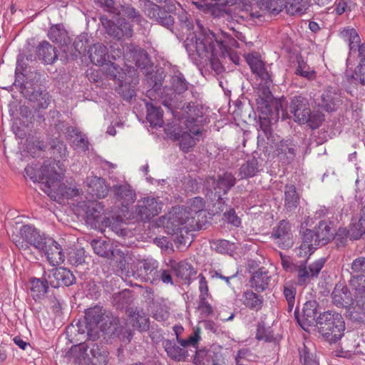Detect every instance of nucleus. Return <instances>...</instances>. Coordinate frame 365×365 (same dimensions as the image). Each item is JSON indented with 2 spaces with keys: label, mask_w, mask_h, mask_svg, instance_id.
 I'll return each instance as SVG.
<instances>
[{
  "label": "nucleus",
  "mask_w": 365,
  "mask_h": 365,
  "mask_svg": "<svg viewBox=\"0 0 365 365\" xmlns=\"http://www.w3.org/2000/svg\"><path fill=\"white\" fill-rule=\"evenodd\" d=\"M331 221L320 220L315 226L317 232L316 246H324L333 240V232L331 231Z\"/></svg>",
  "instance_id": "obj_40"
},
{
  "label": "nucleus",
  "mask_w": 365,
  "mask_h": 365,
  "mask_svg": "<svg viewBox=\"0 0 365 365\" xmlns=\"http://www.w3.org/2000/svg\"><path fill=\"white\" fill-rule=\"evenodd\" d=\"M146 120L152 128H160L163 125V110L160 106L153 103H145Z\"/></svg>",
  "instance_id": "obj_44"
},
{
  "label": "nucleus",
  "mask_w": 365,
  "mask_h": 365,
  "mask_svg": "<svg viewBox=\"0 0 365 365\" xmlns=\"http://www.w3.org/2000/svg\"><path fill=\"white\" fill-rule=\"evenodd\" d=\"M222 220L224 224H227L228 227L231 229L240 227L242 225V219L238 216L236 210L232 206L223 212Z\"/></svg>",
  "instance_id": "obj_60"
},
{
  "label": "nucleus",
  "mask_w": 365,
  "mask_h": 365,
  "mask_svg": "<svg viewBox=\"0 0 365 365\" xmlns=\"http://www.w3.org/2000/svg\"><path fill=\"white\" fill-rule=\"evenodd\" d=\"M176 5L180 6L176 0H168L163 5L150 2L147 10L148 16L158 24L174 33Z\"/></svg>",
  "instance_id": "obj_8"
},
{
  "label": "nucleus",
  "mask_w": 365,
  "mask_h": 365,
  "mask_svg": "<svg viewBox=\"0 0 365 365\" xmlns=\"http://www.w3.org/2000/svg\"><path fill=\"white\" fill-rule=\"evenodd\" d=\"M178 145L183 153H188L192 150L200 138H194L187 129L179 136Z\"/></svg>",
  "instance_id": "obj_57"
},
{
  "label": "nucleus",
  "mask_w": 365,
  "mask_h": 365,
  "mask_svg": "<svg viewBox=\"0 0 365 365\" xmlns=\"http://www.w3.org/2000/svg\"><path fill=\"white\" fill-rule=\"evenodd\" d=\"M146 73L147 82L152 89L159 93L162 89L164 79L166 76L165 71L163 68L158 67L155 70L149 71V69L145 71Z\"/></svg>",
  "instance_id": "obj_50"
},
{
  "label": "nucleus",
  "mask_w": 365,
  "mask_h": 365,
  "mask_svg": "<svg viewBox=\"0 0 365 365\" xmlns=\"http://www.w3.org/2000/svg\"><path fill=\"white\" fill-rule=\"evenodd\" d=\"M158 262L155 259H143L133 262L130 264V270L127 271L128 277H133L141 282H153L156 279L158 272Z\"/></svg>",
  "instance_id": "obj_12"
},
{
  "label": "nucleus",
  "mask_w": 365,
  "mask_h": 365,
  "mask_svg": "<svg viewBox=\"0 0 365 365\" xmlns=\"http://www.w3.org/2000/svg\"><path fill=\"white\" fill-rule=\"evenodd\" d=\"M48 37L51 41L58 45L63 53L68 49V43L71 42V37L63 24L52 25L48 30Z\"/></svg>",
  "instance_id": "obj_31"
},
{
  "label": "nucleus",
  "mask_w": 365,
  "mask_h": 365,
  "mask_svg": "<svg viewBox=\"0 0 365 365\" xmlns=\"http://www.w3.org/2000/svg\"><path fill=\"white\" fill-rule=\"evenodd\" d=\"M133 290L125 289L120 292L114 293L112 296V304L118 310L125 311L128 315L133 302Z\"/></svg>",
  "instance_id": "obj_39"
},
{
  "label": "nucleus",
  "mask_w": 365,
  "mask_h": 365,
  "mask_svg": "<svg viewBox=\"0 0 365 365\" xmlns=\"http://www.w3.org/2000/svg\"><path fill=\"white\" fill-rule=\"evenodd\" d=\"M115 15L121 19L126 18L130 22L136 24H140L143 19L140 11L130 4L120 5L118 12H115Z\"/></svg>",
  "instance_id": "obj_52"
},
{
  "label": "nucleus",
  "mask_w": 365,
  "mask_h": 365,
  "mask_svg": "<svg viewBox=\"0 0 365 365\" xmlns=\"http://www.w3.org/2000/svg\"><path fill=\"white\" fill-rule=\"evenodd\" d=\"M34 56L44 64H53L58 59L56 47L47 41H43L36 46Z\"/></svg>",
  "instance_id": "obj_34"
},
{
  "label": "nucleus",
  "mask_w": 365,
  "mask_h": 365,
  "mask_svg": "<svg viewBox=\"0 0 365 365\" xmlns=\"http://www.w3.org/2000/svg\"><path fill=\"white\" fill-rule=\"evenodd\" d=\"M188 215L184 206L173 207L167 216L163 217V225L165 231L168 235H174L185 230L186 227L184 225L189 222Z\"/></svg>",
  "instance_id": "obj_14"
},
{
  "label": "nucleus",
  "mask_w": 365,
  "mask_h": 365,
  "mask_svg": "<svg viewBox=\"0 0 365 365\" xmlns=\"http://www.w3.org/2000/svg\"><path fill=\"white\" fill-rule=\"evenodd\" d=\"M284 209L287 212H292L299 205L300 195L297 191L294 184H286L284 185Z\"/></svg>",
  "instance_id": "obj_48"
},
{
  "label": "nucleus",
  "mask_w": 365,
  "mask_h": 365,
  "mask_svg": "<svg viewBox=\"0 0 365 365\" xmlns=\"http://www.w3.org/2000/svg\"><path fill=\"white\" fill-rule=\"evenodd\" d=\"M321 100L322 102L319 106L328 113L336 111L341 101L339 95L332 88H329L323 92Z\"/></svg>",
  "instance_id": "obj_42"
},
{
  "label": "nucleus",
  "mask_w": 365,
  "mask_h": 365,
  "mask_svg": "<svg viewBox=\"0 0 365 365\" xmlns=\"http://www.w3.org/2000/svg\"><path fill=\"white\" fill-rule=\"evenodd\" d=\"M297 149V145L294 139H282L275 143L273 153L282 165H288L294 160Z\"/></svg>",
  "instance_id": "obj_16"
},
{
  "label": "nucleus",
  "mask_w": 365,
  "mask_h": 365,
  "mask_svg": "<svg viewBox=\"0 0 365 365\" xmlns=\"http://www.w3.org/2000/svg\"><path fill=\"white\" fill-rule=\"evenodd\" d=\"M48 282L52 288H65L75 284L76 277L69 269L64 267H58L50 271Z\"/></svg>",
  "instance_id": "obj_18"
},
{
  "label": "nucleus",
  "mask_w": 365,
  "mask_h": 365,
  "mask_svg": "<svg viewBox=\"0 0 365 365\" xmlns=\"http://www.w3.org/2000/svg\"><path fill=\"white\" fill-rule=\"evenodd\" d=\"M128 312V317L131 319L132 326L134 329H138L140 332L149 330L150 320L145 316L143 309L139 310L135 307L130 308Z\"/></svg>",
  "instance_id": "obj_41"
},
{
  "label": "nucleus",
  "mask_w": 365,
  "mask_h": 365,
  "mask_svg": "<svg viewBox=\"0 0 365 365\" xmlns=\"http://www.w3.org/2000/svg\"><path fill=\"white\" fill-rule=\"evenodd\" d=\"M296 272H297L296 284L299 287H304L307 285L310 282L311 279H313L309 269H307V260H302L299 262V264L298 265Z\"/></svg>",
  "instance_id": "obj_62"
},
{
  "label": "nucleus",
  "mask_w": 365,
  "mask_h": 365,
  "mask_svg": "<svg viewBox=\"0 0 365 365\" xmlns=\"http://www.w3.org/2000/svg\"><path fill=\"white\" fill-rule=\"evenodd\" d=\"M52 243L45 242V247L40 252L44 253L50 264L55 265L63 263L65 260V255L61 246L51 237Z\"/></svg>",
  "instance_id": "obj_36"
},
{
  "label": "nucleus",
  "mask_w": 365,
  "mask_h": 365,
  "mask_svg": "<svg viewBox=\"0 0 365 365\" xmlns=\"http://www.w3.org/2000/svg\"><path fill=\"white\" fill-rule=\"evenodd\" d=\"M87 192L98 199L105 198L112 187L107 182L106 180L102 177L90 176L86 178Z\"/></svg>",
  "instance_id": "obj_24"
},
{
  "label": "nucleus",
  "mask_w": 365,
  "mask_h": 365,
  "mask_svg": "<svg viewBox=\"0 0 365 365\" xmlns=\"http://www.w3.org/2000/svg\"><path fill=\"white\" fill-rule=\"evenodd\" d=\"M255 93L259 128L269 139L272 135V125L279 118L284 120L290 118L287 113V100L284 96L275 98L268 86L262 83H259Z\"/></svg>",
  "instance_id": "obj_2"
},
{
  "label": "nucleus",
  "mask_w": 365,
  "mask_h": 365,
  "mask_svg": "<svg viewBox=\"0 0 365 365\" xmlns=\"http://www.w3.org/2000/svg\"><path fill=\"white\" fill-rule=\"evenodd\" d=\"M186 128H183L180 122L176 119L168 121L164 127V132L167 138L173 142L179 140V136Z\"/></svg>",
  "instance_id": "obj_58"
},
{
  "label": "nucleus",
  "mask_w": 365,
  "mask_h": 365,
  "mask_svg": "<svg viewBox=\"0 0 365 365\" xmlns=\"http://www.w3.org/2000/svg\"><path fill=\"white\" fill-rule=\"evenodd\" d=\"M91 244L94 252L98 256L106 258H111L114 256L113 245L110 241L94 239Z\"/></svg>",
  "instance_id": "obj_53"
},
{
  "label": "nucleus",
  "mask_w": 365,
  "mask_h": 365,
  "mask_svg": "<svg viewBox=\"0 0 365 365\" xmlns=\"http://www.w3.org/2000/svg\"><path fill=\"white\" fill-rule=\"evenodd\" d=\"M255 339L258 341H264L267 343H279V340L274 336L272 328L270 327H266L265 323L263 321L257 324Z\"/></svg>",
  "instance_id": "obj_59"
},
{
  "label": "nucleus",
  "mask_w": 365,
  "mask_h": 365,
  "mask_svg": "<svg viewBox=\"0 0 365 365\" xmlns=\"http://www.w3.org/2000/svg\"><path fill=\"white\" fill-rule=\"evenodd\" d=\"M205 207V201L201 197H195L192 198L189 202L188 207H184L188 215V220H191L193 222L195 215L202 212Z\"/></svg>",
  "instance_id": "obj_64"
},
{
  "label": "nucleus",
  "mask_w": 365,
  "mask_h": 365,
  "mask_svg": "<svg viewBox=\"0 0 365 365\" xmlns=\"http://www.w3.org/2000/svg\"><path fill=\"white\" fill-rule=\"evenodd\" d=\"M49 158L55 163L57 159H66L68 155L67 147L65 143L59 140L52 139L49 142V148H48Z\"/></svg>",
  "instance_id": "obj_51"
},
{
  "label": "nucleus",
  "mask_w": 365,
  "mask_h": 365,
  "mask_svg": "<svg viewBox=\"0 0 365 365\" xmlns=\"http://www.w3.org/2000/svg\"><path fill=\"white\" fill-rule=\"evenodd\" d=\"M105 314L106 310L99 305L86 309L83 318L76 324L78 332L86 334L87 339L92 341L98 339L100 331H103L100 324L105 319Z\"/></svg>",
  "instance_id": "obj_6"
},
{
  "label": "nucleus",
  "mask_w": 365,
  "mask_h": 365,
  "mask_svg": "<svg viewBox=\"0 0 365 365\" xmlns=\"http://www.w3.org/2000/svg\"><path fill=\"white\" fill-rule=\"evenodd\" d=\"M77 207L85 215L86 222L92 228L103 230L110 227L111 220L105 215L104 205L96 200L81 201Z\"/></svg>",
  "instance_id": "obj_7"
},
{
  "label": "nucleus",
  "mask_w": 365,
  "mask_h": 365,
  "mask_svg": "<svg viewBox=\"0 0 365 365\" xmlns=\"http://www.w3.org/2000/svg\"><path fill=\"white\" fill-rule=\"evenodd\" d=\"M201 180L200 185L202 189L220 191L224 195H227L237 182L235 176L229 171H224L217 176L207 175Z\"/></svg>",
  "instance_id": "obj_11"
},
{
  "label": "nucleus",
  "mask_w": 365,
  "mask_h": 365,
  "mask_svg": "<svg viewBox=\"0 0 365 365\" xmlns=\"http://www.w3.org/2000/svg\"><path fill=\"white\" fill-rule=\"evenodd\" d=\"M168 264L174 272L175 276L178 278L185 280L187 285H190L195 278L197 270L187 260L176 262L170 259Z\"/></svg>",
  "instance_id": "obj_25"
},
{
  "label": "nucleus",
  "mask_w": 365,
  "mask_h": 365,
  "mask_svg": "<svg viewBox=\"0 0 365 365\" xmlns=\"http://www.w3.org/2000/svg\"><path fill=\"white\" fill-rule=\"evenodd\" d=\"M269 279L264 267H260L252 272L249 280L250 286L258 293L263 292L269 287Z\"/></svg>",
  "instance_id": "obj_38"
},
{
  "label": "nucleus",
  "mask_w": 365,
  "mask_h": 365,
  "mask_svg": "<svg viewBox=\"0 0 365 365\" xmlns=\"http://www.w3.org/2000/svg\"><path fill=\"white\" fill-rule=\"evenodd\" d=\"M28 43L16 58L15 80L13 85L19 88L23 96L31 102L36 103V108L46 109L50 103V95L41 82V73L38 71L27 73V61L36 60L29 49Z\"/></svg>",
  "instance_id": "obj_1"
},
{
  "label": "nucleus",
  "mask_w": 365,
  "mask_h": 365,
  "mask_svg": "<svg viewBox=\"0 0 365 365\" xmlns=\"http://www.w3.org/2000/svg\"><path fill=\"white\" fill-rule=\"evenodd\" d=\"M91 42L88 34L83 33L73 40L71 38V42L68 43V48L66 49L64 53L68 58H70L73 61L79 57H86Z\"/></svg>",
  "instance_id": "obj_19"
},
{
  "label": "nucleus",
  "mask_w": 365,
  "mask_h": 365,
  "mask_svg": "<svg viewBox=\"0 0 365 365\" xmlns=\"http://www.w3.org/2000/svg\"><path fill=\"white\" fill-rule=\"evenodd\" d=\"M212 35L215 40L212 39L210 44L217 47L222 56H226L227 53L232 51V48H240V43L231 34L220 31V34H215L212 31Z\"/></svg>",
  "instance_id": "obj_27"
},
{
  "label": "nucleus",
  "mask_w": 365,
  "mask_h": 365,
  "mask_svg": "<svg viewBox=\"0 0 365 365\" xmlns=\"http://www.w3.org/2000/svg\"><path fill=\"white\" fill-rule=\"evenodd\" d=\"M161 211V206L156 198L146 197L143 198V205H138L135 207L137 219L141 222H146L152 217L158 215Z\"/></svg>",
  "instance_id": "obj_20"
},
{
  "label": "nucleus",
  "mask_w": 365,
  "mask_h": 365,
  "mask_svg": "<svg viewBox=\"0 0 365 365\" xmlns=\"http://www.w3.org/2000/svg\"><path fill=\"white\" fill-rule=\"evenodd\" d=\"M324 115L319 110H312L311 108L307 114L302 115V120L299 124H307L312 130H315L321 126L324 121Z\"/></svg>",
  "instance_id": "obj_54"
},
{
  "label": "nucleus",
  "mask_w": 365,
  "mask_h": 365,
  "mask_svg": "<svg viewBox=\"0 0 365 365\" xmlns=\"http://www.w3.org/2000/svg\"><path fill=\"white\" fill-rule=\"evenodd\" d=\"M38 172L40 173L41 182L49 188L62 180V173H58L55 162L51 159L45 160Z\"/></svg>",
  "instance_id": "obj_26"
},
{
  "label": "nucleus",
  "mask_w": 365,
  "mask_h": 365,
  "mask_svg": "<svg viewBox=\"0 0 365 365\" xmlns=\"http://www.w3.org/2000/svg\"><path fill=\"white\" fill-rule=\"evenodd\" d=\"M359 64L354 70L346 69L344 72V78L347 83L351 84L357 83L365 86V43L359 48Z\"/></svg>",
  "instance_id": "obj_22"
},
{
  "label": "nucleus",
  "mask_w": 365,
  "mask_h": 365,
  "mask_svg": "<svg viewBox=\"0 0 365 365\" xmlns=\"http://www.w3.org/2000/svg\"><path fill=\"white\" fill-rule=\"evenodd\" d=\"M109 352L103 344H91L87 355L86 365H106Z\"/></svg>",
  "instance_id": "obj_32"
},
{
  "label": "nucleus",
  "mask_w": 365,
  "mask_h": 365,
  "mask_svg": "<svg viewBox=\"0 0 365 365\" xmlns=\"http://www.w3.org/2000/svg\"><path fill=\"white\" fill-rule=\"evenodd\" d=\"M21 238L39 252L43 249L45 242L52 243L51 237L37 229L33 225H24L19 230Z\"/></svg>",
  "instance_id": "obj_15"
},
{
  "label": "nucleus",
  "mask_w": 365,
  "mask_h": 365,
  "mask_svg": "<svg viewBox=\"0 0 365 365\" xmlns=\"http://www.w3.org/2000/svg\"><path fill=\"white\" fill-rule=\"evenodd\" d=\"M240 300L243 305L252 311L258 312L261 310L263 307V297L254 292L252 289L245 291Z\"/></svg>",
  "instance_id": "obj_49"
},
{
  "label": "nucleus",
  "mask_w": 365,
  "mask_h": 365,
  "mask_svg": "<svg viewBox=\"0 0 365 365\" xmlns=\"http://www.w3.org/2000/svg\"><path fill=\"white\" fill-rule=\"evenodd\" d=\"M186 113L187 117L186 119V126L190 125L198 126L199 125H204L208 123L207 118H205L202 110L199 108L198 105H195L193 102H190L186 106Z\"/></svg>",
  "instance_id": "obj_43"
},
{
  "label": "nucleus",
  "mask_w": 365,
  "mask_h": 365,
  "mask_svg": "<svg viewBox=\"0 0 365 365\" xmlns=\"http://www.w3.org/2000/svg\"><path fill=\"white\" fill-rule=\"evenodd\" d=\"M163 345L167 355L175 361H190V355L188 349H185L176 344L174 340L164 339Z\"/></svg>",
  "instance_id": "obj_35"
},
{
  "label": "nucleus",
  "mask_w": 365,
  "mask_h": 365,
  "mask_svg": "<svg viewBox=\"0 0 365 365\" xmlns=\"http://www.w3.org/2000/svg\"><path fill=\"white\" fill-rule=\"evenodd\" d=\"M354 292V299L359 309L365 310V275L351 274L349 281Z\"/></svg>",
  "instance_id": "obj_30"
},
{
  "label": "nucleus",
  "mask_w": 365,
  "mask_h": 365,
  "mask_svg": "<svg viewBox=\"0 0 365 365\" xmlns=\"http://www.w3.org/2000/svg\"><path fill=\"white\" fill-rule=\"evenodd\" d=\"M270 237L282 250H287L292 247L294 242L290 222L288 220H280L272 228Z\"/></svg>",
  "instance_id": "obj_17"
},
{
  "label": "nucleus",
  "mask_w": 365,
  "mask_h": 365,
  "mask_svg": "<svg viewBox=\"0 0 365 365\" xmlns=\"http://www.w3.org/2000/svg\"><path fill=\"white\" fill-rule=\"evenodd\" d=\"M88 348L85 343H79L72 346L66 351L65 356L69 360H73L75 364L86 365Z\"/></svg>",
  "instance_id": "obj_45"
},
{
  "label": "nucleus",
  "mask_w": 365,
  "mask_h": 365,
  "mask_svg": "<svg viewBox=\"0 0 365 365\" xmlns=\"http://www.w3.org/2000/svg\"><path fill=\"white\" fill-rule=\"evenodd\" d=\"M107 56L108 48L103 43H97L93 45L91 43L87 56L93 64L103 66L106 61Z\"/></svg>",
  "instance_id": "obj_47"
},
{
  "label": "nucleus",
  "mask_w": 365,
  "mask_h": 365,
  "mask_svg": "<svg viewBox=\"0 0 365 365\" xmlns=\"http://www.w3.org/2000/svg\"><path fill=\"white\" fill-rule=\"evenodd\" d=\"M123 56L128 63L143 71L153 66L151 58L146 50L135 43H127L123 46Z\"/></svg>",
  "instance_id": "obj_13"
},
{
  "label": "nucleus",
  "mask_w": 365,
  "mask_h": 365,
  "mask_svg": "<svg viewBox=\"0 0 365 365\" xmlns=\"http://www.w3.org/2000/svg\"><path fill=\"white\" fill-rule=\"evenodd\" d=\"M29 282L31 284V296L35 302L41 300L48 293L50 286L48 276L42 278L33 277L29 279Z\"/></svg>",
  "instance_id": "obj_37"
},
{
  "label": "nucleus",
  "mask_w": 365,
  "mask_h": 365,
  "mask_svg": "<svg viewBox=\"0 0 365 365\" xmlns=\"http://www.w3.org/2000/svg\"><path fill=\"white\" fill-rule=\"evenodd\" d=\"M287 110L294 116V121L299 123L302 115L309 111L310 105L308 99L302 95H295L287 101Z\"/></svg>",
  "instance_id": "obj_29"
},
{
  "label": "nucleus",
  "mask_w": 365,
  "mask_h": 365,
  "mask_svg": "<svg viewBox=\"0 0 365 365\" xmlns=\"http://www.w3.org/2000/svg\"><path fill=\"white\" fill-rule=\"evenodd\" d=\"M314 328L329 344H336L344 334L345 322L340 313L327 310L319 314Z\"/></svg>",
  "instance_id": "obj_5"
},
{
  "label": "nucleus",
  "mask_w": 365,
  "mask_h": 365,
  "mask_svg": "<svg viewBox=\"0 0 365 365\" xmlns=\"http://www.w3.org/2000/svg\"><path fill=\"white\" fill-rule=\"evenodd\" d=\"M349 230L351 232V240H358L363 235H365V216H361L357 222H351L349 225Z\"/></svg>",
  "instance_id": "obj_63"
},
{
  "label": "nucleus",
  "mask_w": 365,
  "mask_h": 365,
  "mask_svg": "<svg viewBox=\"0 0 365 365\" xmlns=\"http://www.w3.org/2000/svg\"><path fill=\"white\" fill-rule=\"evenodd\" d=\"M170 83L173 93L178 96L184 93L189 88H194L193 85L189 83L183 73L180 71L177 74L172 76Z\"/></svg>",
  "instance_id": "obj_55"
},
{
  "label": "nucleus",
  "mask_w": 365,
  "mask_h": 365,
  "mask_svg": "<svg viewBox=\"0 0 365 365\" xmlns=\"http://www.w3.org/2000/svg\"><path fill=\"white\" fill-rule=\"evenodd\" d=\"M259 172V162L255 156L246 160L239 169L241 179H249L257 175Z\"/></svg>",
  "instance_id": "obj_56"
},
{
  "label": "nucleus",
  "mask_w": 365,
  "mask_h": 365,
  "mask_svg": "<svg viewBox=\"0 0 365 365\" xmlns=\"http://www.w3.org/2000/svg\"><path fill=\"white\" fill-rule=\"evenodd\" d=\"M118 322H119L118 319ZM102 331L106 335L105 338L107 336L110 343H112V340L119 339L120 341L128 344L130 342L133 336V331L131 329L127 327L126 325L117 323L115 320L114 323L111 322L110 326Z\"/></svg>",
  "instance_id": "obj_21"
},
{
  "label": "nucleus",
  "mask_w": 365,
  "mask_h": 365,
  "mask_svg": "<svg viewBox=\"0 0 365 365\" xmlns=\"http://www.w3.org/2000/svg\"><path fill=\"white\" fill-rule=\"evenodd\" d=\"M339 36L348 43L350 51L358 50L363 45L361 43V37L358 31L349 26L344 27L339 32Z\"/></svg>",
  "instance_id": "obj_46"
},
{
  "label": "nucleus",
  "mask_w": 365,
  "mask_h": 365,
  "mask_svg": "<svg viewBox=\"0 0 365 365\" xmlns=\"http://www.w3.org/2000/svg\"><path fill=\"white\" fill-rule=\"evenodd\" d=\"M195 354L190 357V361L195 365H220L219 364L218 353L201 347L195 350Z\"/></svg>",
  "instance_id": "obj_33"
},
{
  "label": "nucleus",
  "mask_w": 365,
  "mask_h": 365,
  "mask_svg": "<svg viewBox=\"0 0 365 365\" xmlns=\"http://www.w3.org/2000/svg\"><path fill=\"white\" fill-rule=\"evenodd\" d=\"M68 262L73 266L83 264L86 260V251L83 248H70L66 252Z\"/></svg>",
  "instance_id": "obj_61"
},
{
  "label": "nucleus",
  "mask_w": 365,
  "mask_h": 365,
  "mask_svg": "<svg viewBox=\"0 0 365 365\" xmlns=\"http://www.w3.org/2000/svg\"><path fill=\"white\" fill-rule=\"evenodd\" d=\"M331 299L336 307L346 309L355 302L349 288L341 282L336 284L331 293Z\"/></svg>",
  "instance_id": "obj_23"
},
{
  "label": "nucleus",
  "mask_w": 365,
  "mask_h": 365,
  "mask_svg": "<svg viewBox=\"0 0 365 365\" xmlns=\"http://www.w3.org/2000/svg\"><path fill=\"white\" fill-rule=\"evenodd\" d=\"M199 31L197 34H195L194 38L195 39V52L198 58L200 59V63L210 64V68L215 72L217 75H220L225 72V69L222 64L220 58H225L226 56H222L219 52L217 47L210 44L212 39L215 40L212 35V31L208 28L202 26L200 21H197Z\"/></svg>",
  "instance_id": "obj_3"
},
{
  "label": "nucleus",
  "mask_w": 365,
  "mask_h": 365,
  "mask_svg": "<svg viewBox=\"0 0 365 365\" xmlns=\"http://www.w3.org/2000/svg\"><path fill=\"white\" fill-rule=\"evenodd\" d=\"M104 74L106 79L115 82L116 91L124 101L130 102L135 97V87L139 78L137 70L133 66H130L125 71L118 63L108 61L106 63Z\"/></svg>",
  "instance_id": "obj_4"
},
{
  "label": "nucleus",
  "mask_w": 365,
  "mask_h": 365,
  "mask_svg": "<svg viewBox=\"0 0 365 365\" xmlns=\"http://www.w3.org/2000/svg\"><path fill=\"white\" fill-rule=\"evenodd\" d=\"M321 309L322 308L317 300H309L303 304L302 314L301 315L298 304L294 312V319L304 331L309 332L310 327H315L319 315L322 313Z\"/></svg>",
  "instance_id": "obj_10"
},
{
  "label": "nucleus",
  "mask_w": 365,
  "mask_h": 365,
  "mask_svg": "<svg viewBox=\"0 0 365 365\" xmlns=\"http://www.w3.org/2000/svg\"><path fill=\"white\" fill-rule=\"evenodd\" d=\"M115 201L120 202L123 207H128L133 204L136 199L135 191L130 184L114 185L110 191Z\"/></svg>",
  "instance_id": "obj_28"
},
{
  "label": "nucleus",
  "mask_w": 365,
  "mask_h": 365,
  "mask_svg": "<svg viewBox=\"0 0 365 365\" xmlns=\"http://www.w3.org/2000/svg\"><path fill=\"white\" fill-rule=\"evenodd\" d=\"M102 26L106 34L113 40L120 41L130 38L133 34L132 24L126 19H121L116 15H113L111 19L103 15L100 17Z\"/></svg>",
  "instance_id": "obj_9"
}]
</instances>
